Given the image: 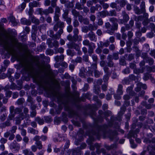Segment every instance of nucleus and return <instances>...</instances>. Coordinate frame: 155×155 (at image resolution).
<instances>
[{"label": "nucleus", "mask_w": 155, "mask_h": 155, "mask_svg": "<svg viewBox=\"0 0 155 155\" xmlns=\"http://www.w3.org/2000/svg\"><path fill=\"white\" fill-rule=\"evenodd\" d=\"M147 149L149 151L150 154L151 155H155L154 154L155 152V145L151 146L149 145L147 147Z\"/></svg>", "instance_id": "f8f14e48"}, {"label": "nucleus", "mask_w": 155, "mask_h": 155, "mask_svg": "<svg viewBox=\"0 0 155 155\" xmlns=\"http://www.w3.org/2000/svg\"><path fill=\"white\" fill-rule=\"evenodd\" d=\"M72 13L73 15L76 18L78 17H79V20H80V18H82V16L81 15H79V12H77L75 9H73L72 10Z\"/></svg>", "instance_id": "f3484780"}, {"label": "nucleus", "mask_w": 155, "mask_h": 155, "mask_svg": "<svg viewBox=\"0 0 155 155\" xmlns=\"http://www.w3.org/2000/svg\"><path fill=\"white\" fill-rule=\"evenodd\" d=\"M107 127L106 126H98L97 127V132L93 133V135H95L98 138L101 136V131L104 133V130Z\"/></svg>", "instance_id": "7ed1b4c3"}, {"label": "nucleus", "mask_w": 155, "mask_h": 155, "mask_svg": "<svg viewBox=\"0 0 155 155\" xmlns=\"http://www.w3.org/2000/svg\"><path fill=\"white\" fill-rule=\"evenodd\" d=\"M24 101V99L23 98H21L18 99L16 102V103L18 105H20L23 103Z\"/></svg>", "instance_id": "3c124183"}, {"label": "nucleus", "mask_w": 155, "mask_h": 155, "mask_svg": "<svg viewBox=\"0 0 155 155\" xmlns=\"http://www.w3.org/2000/svg\"><path fill=\"white\" fill-rule=\"evenodd\" d=\"M87 35L91 41H94L96 40V36L95 34L93 32L91 31Z\"/></svg>", "instance_id": "4468645a"}, {"label": "nucleus", "mask_w": 155, "mask_h": 155, "mask_svg": "<svg viewBox=\"0 0 155 155\" xmlns=\"http://www.w3.org/2000/svg\"><path fill=\"white\" fill-rule=\"evenodd\" d=\"M140 8L141 11L142 12H144L145 11V3L143 2H141L140 5Z\"/></svg>", "instance_id": "8fccbe9b"}, {"label": "nucleus", "mask_w": 155, "mask_h": 155, "mask_svg": "<svg viewBox=\"0 0 155 155\" xmlns=\"http://www.w3.org/2000/svg\"><path fill=\"white\" fill-rule=\"evenodd\" d=\"M28 132L31 134H38V131L31 127H30L28 128Z\"/></svg>", "instance_id": "c756f323"}, {"label": "nucleus", "mask_w": 155, "mask_h": 155, "mask_svg": "<svg viewBox=\"0 0 155 155\" xmlns=\"http://www.w3.org/2000/svg\"><path fill=\"white\" fill-rule=\"evenodd\" d=\"M21 23L23 24L27 25H30L31 24V22L28 20H27L25 18H23L21 19Z\"/></svg>", "instance_id": "a878e982"}, {"label": "nucleus", "mask_w": 155, "mask_h": 155, "mask_svg": "<svg viewBox=\"0 0 155 155\" xmlns=\"http://www.w3.org/2000/svg\"><path fill=\"white\" fill-rule=\"evenodd\" d=\"M46 53L47 55H52L53 54L54 51L52 50L48 49L46 51Z\"/></svg>", "instance_id": "13d9d810"}, {"label": "nucleus", "mask_w": 155, "mask_h": 155, "mask_svg": "<svg viewBox=\"0 0 155 155\" xmlns=\"http://www.w3.org/2000/svg\"><path fill=\"white\" fill-rule=\"evenodd\" d=\"M18 129L21 130V134L22 136H25L26 135L27 133L25 130L23 128L21 129H20V128H19Z\"/></svg>", "instance_id": "5fc2aeb1"}, {"label": "nucleus", "mask_w": 155, "mask_h": 155, "mask_svg": "<svg viewBox=\"0 0 155 155\" xmlns=\"http://www.w3.org/2000/svg\"><path fill=\"white\" fill-rule=\"evenodd\" d=\"M86 72L84 70H81L79 73V76L82 78H85Z\"/></svg>", "instance_id": "72a5a7b5"}, {"label": "nucleus", "mask_w": 155, "mask_h": 155, "mask_svg": "<svg viewBox=\"0 0 155 155\" xmlns=\"http://www.w3.org/2000/svg\"><path fill=\"white\" fill-rule=\"evenodd\" d=\"M36 12H37L38 14H40L41 15H42L43 14L45 15V9L43 10L41 8H38L36 10Z\"/></svg>", "instance_id": "e433bc0d"}, {"label": "nucleus", "mask_w": 155, "mask_h": 155, "mask_svg": "<svg viewBox=\"0 0 155 155\" xmlns=\"http://www.w3.org/2000/svg\"><path fill=\"white\" fill-rule=\"evenodd\" d=\"M55 53H63L64 51V49L62 48H55L54 49Z\"/></svg>", "instance_id": "a18cd8bd"}, {"label": "nucleus", "mask_w": 155, "mask_h": 155, "mask_svg": "<svg viewBox=\"0 0 155 155\" xmlns=\"http://www.w3.org/2000/svg\"><path fill=\"white\" fill-rule=\"evenodd\" d=\"M57 24L60 28H62L64 26V23L63 22L59 21L56 23Z\"/></svg>", "instance_id": "37998d69"}, {"label": "nucleus", "mask_w": 155, "mask_h": 155, "mask_svg": "<svg viewBox=\"0 0 155 155\" xmlns=\"http://www.w3.org/2000/svg\"><path fill=\"white\" fill-rule=\"evenodd\" d=\"M142 85V83L138 82L137 84V87L135 88V91L137 92L140 91L141 89V86Z\"/></svg>", "instance_id": "79ce46f5"}, {"label": "nucleus", "mask_w": 155, "mask_h": 155, "mask_svg": "<svg viewBox=\"0 0 155 155\" xmlns=\"http://www.w3.org/2000/svg\"><path fill=\"white\" fill-rule=\"evenodd\" d=\"M100 47L103 48L104 47H107L110 45V42L108 41H107L105 42H103L102 41L100 42Z\"/></svg>", "instance_id": "4be33fe9"}, {"label": "nucleus", "mask_w": 155, "mask_h": 155, "mask_svg": "<svg viewBox=\"0 0 155 155\" xmlns=\"http://www.w3.org/2000/svg\"><path fill=\"white\" fill-rule=\"evenodd\" d=\"M94 92L96 94H98L100 92L101 90L99 86L95 85L94 87Z\"/></svg>", "instance_id": "393cba45"}, {"label": "nucleus", "mask_w": 155, "mask_h": 155, "mask_svg": "<svg viewBox=\"0 0 155 155\" xmlns=\"http://www.w3.org/2000/svg\"><path fill=\"white\" fill-rule=\"evenodd\" d=\"M144 68H142L140 69H136L135 68L134 69V73L137 74H138L140 73H142L144 71Z\"/></svg>", "instance_id": "b1692460"}, {"label": "nucleus", "mask_w": 155, "mask_h": 155, "mask_svg": "<svg viewBox=\"0 0 155 155\" xmlns=\"http://www.w3.org/2000/svg\"><path fill=\"white\" fill-rule=\"evenodd\" d=\"M104 147L108 150L111 149L115 148L117 147V145L115 144H113L109 146L106 144L104 145Z\"/></svg>", "instance_id": "2f4dec72"}, {"label": "nucleus", "mask_w": 155, "mask_h": 155, "mask_svg": "<svg viewBox=\"0 0 155 155\" xmlns=\"http://www.w3.org/2000/svg\"><path fill=\"white\" fill-rule=\"evenodd\" d=\"M72 155H78L79 152V150L75 149L72 150Z\"/></svg>", "instance_id": "338daca9"}, {"label": "nucleus", "mask_w": 155, "mask_h": 155, "mask_svg": "<svg viewBox=\"0 0 155 155\" xmlns=\"http://www.w3.org/2000/svg\"><path fill=\"white\" fill-rule=\"evenodd\" d=\"M133 87H128L127 89V93L129 94L130 95L133 96L135 95V93L132 91Z\"/></svg>", "instance_id": "6ab92c4d"}, {"label": "nucleus", "mask_w": 155, "mask_h": 155, "mask_svg": "<svg viewBox=\"0 0 155 155\" xmlns=\"http://www.w3.org/2000/svg\"><path fill=\"white\" fill-rule=\"evenodd\" d=\"M92 139H91L87 141V143L90 145V148L91 150H94L95 148L94 146L92 145Z\"/></svg>", "instance_id": "4c0bfd02"}, {"label": "nucleus", "mask_w": 155, "mask_h": 155, "mask_svg": "<svg viewBox=\"0 0 155 155\" xmlns=\"http://www.w3.org/2000/svg\"><path fill=\"white\" fill-rule=\"evenodd\" d=\"M104 0H99V3L102 5L103 8L104 9H106L108 8L109 6V5L107 3H104Z\"/></svg>", "instance_id": "bb28decb"}, {"label": "nucleus", "mask_w": 155, "mask_h": 155, "mask_svg": "<svg viewBox=\"0 0 155 155\" xmlns=\"http://www.w3.org/2000/svg\"><path fill=\"white\" fill-rule=\"evenodd\" d=\"M60 16V15L57 14H54V21L55 22H58L59 21V17Z\"/></svg>", "instance_id": "4d7b16f0"}, {"label": "nucleus", "mask_w": 155, "mask_h": 155, "mask_svg": "<svg viewBox=\"0 0 155 155\" xmlns=\"http://www.w3.org/2000/svg\"><path fill=\"white\" fill-rule=\"evenodd\" d=\"M10 114L8 116V119L12 120L15 116L16 114H19L22 111V109L20 108L17 107L15 108L13 106H11L9 107Z\"/></svg>", "instance_id": "f03ea898"}, {"label": "nucleus", "mask_w": 155, "mask_h": 155, "mask_svg": "<svg viewBox=\"0 0 155 155\" xmlns=\"http://www.w3.org/2000/svg\"><path fill=\"white\" fill-rule=\"evenodd\" d=\"M39 5V3L35 1L33 2L30 3L29 4V6L31 8H32L33 7H37Z\"/></svg>", "instance_id": "a19ab883"}, {"label": "nucleus", "mask_w": 155, "mask_h": 155, "mask_svg": "<svg viewBox=\"0 0 155 155\" xmlns=\"http://www.w3.org/2000/svg\"><path fill=\"white\" fill-rule=\"evenodd\" d=\"M23 153L25 155H29L30 152L33 155H34V154L33 153L32 151H29L28 149H25L23 150L22 151Z\"/></svg>", "instance_id": "49530a36"}, {"label": "nucleus", "mask_w": 155, "mask_h": 155, "mask_svg": "<svg viewBox=\"0 0 155 155\" xmlns=\"http://www.w3.org/2000/svg\"><path fill=\"white\" fill-rule=\"evenodd\" d=\"M82 43L85 46H88L91 44H93V43L92 42L90 43V41L87 39L84 40L83 41Z\"/></svg>", "instance_id": "c9c22d12"}, {"label": "nucleus", "mask_w": 155, "mask_h": 155, "mask_svg": "<svg viewBox=\"0 0 155 155\" xmlns=\"http://www.w3.org/2000/svg\"><path fill=\"white\" fill-rule=\"evenodd\" d=\"M126 110V107L124 106H123L121 107L120 110L118 113V115L117 117V120L120 121L121 120V117L124 114Z\"/></svg>", "instance_id": "423d86ee"}, {"label": "nucleus", "mask_w": 155, "mask_h": 155, "mask_svg": "<svg viewBox=\"0 0 155 155\" xmlns=\"http://www.w3.org/2000/svg\"><path fill=\"white\" fill-rule=\"evenodd\" d=\"M82 58L80 57H77L75 60H73V62H75L77 63H81L82 62Z\"/></svg>", "instance_id": "09e8293b"}, {"label": "nucleus", "mask_w": 155, "mask_h": 155, "mask_svg": "<svg viewBox=\"0 0 155 155\" xmlns=\"http://www.w3.org/2000/svg\"><path fill=\"white\" fill-rule=\"evenodd\" d=\"M60 9L59 7L58 6H56L55 7V14H56L60 15Z\"/></svg>", "instance_id": "052dcab7"}, {"label": "nucleus", "mask_w": 155, "mask_h": 155, "mask_svg": "<svg viewBox=\"0 0 155 155\" xmlns=\"http://www.w3.org/2000/svg\"><path fill=\"white\" fill-rule=\"evenodd\" d=\"M98 112L102 117H106L110 115L111 114V112L110 111H107L103 113L102 110H99Z\"/></svg>", "instance_id": "1a4fd4ad"}, {"label": "nucleus", "mask_w": 155, "mask_h": 155, "mask_svg": "<svg viewBox=\"0 0 155 155\" xmlns=\"http://www.w3.org/2000/svg\"><path fill=\"white\" fill-rule=\"evenodd\" d=\"M17 129V127L15 126H12L10 130L12 134L15 133Z\"/></svg>", "instance_id": "bf43d9fd"}, {"label": "nucleus", "mask_w": 155, "mask_h": 155, "mask_svg": "<svg viewBox=\"0 0 155 155\" xmlns=\"http://www.w3.org/2000/svg\"><path fill=\"white\" fill-rule=\"evenodd\" d=\"M35 120L40 125L43 124L44 123V120L38 117H37L35 118Z\"/></svg>", "instance_id": "58836bf2"}, {"label": "nucleus", "mask_w": 155, "mask_h": 155, "mask_svg": "<svg viewBox=\"0 0 155 155\" xmlns=\"http://www.w3.org/2000/svg\"><path fill=\"white\" fill-rule=\"evenodd\" d=\"M68 47L69 48H74L76 51L79 49V48H80L79 45L73 42L69 43L68 44Z\"/></svg>", "instance_id": "6e6552de"}, {"label": "nucleus", "mask_w": 155, "mask_h": 155, "mask_svg": "<svg viewBox=\"0 0 155 155\" xmlns=\"http://www.w3.org/2000/svg\"><path fill=\"white\" fill-rule=\"evenodd\" d=\"M14 25H16L18 23V21L15 19L14 17L12 15H11L9 16L8 19Z\"/></svg>", "instance_id": "ddd939ff"}, {"label": "nucleus", "mask_w": 155, "mask_h": 155, "mask_svg": "<svg viewBox=\"0 0 155 155\" xmlns=\"http://www.w3.org/2000/svg\"><path fill=\"white\" fill-rule=\"evenodd\" d=\"M20 148L19 146H18V144L17 143L15 140H14L10 145V148L12 149H15V150L17 152L19 151Z\"/></svg>", "instance_id": "0eeeda50"}, {"label": "nucleus", "mask_w": 155, "mask_h": 155, "mask_svg": "<svg viewBox=\"0 0 155 155\" xmlns=\"http://www.w3.org/2000/svg\"><path fill=\"white\" fill-rule=\"evenodd\" d=\"M23 115V113H21L19 115L20 117L21 116V117H20V118L18 117H16V121L17 122L16 123L17 124H20L21 122V121L24 118L22 117Z\"/></svg>", "instance_id": "ea45409f"}, {"label": "nucleus", "mask_w": 155, "mask_h": 155, "mask_svg": "<svg viewBox=\"0 0 155 155\" xmlns=\"http://www.w3.org/2000/svg\"><path fill=\"white\" fill-rule=\"evenodd\" d=\"M95 46L94 44H91L88 46V53L90 55L91 54L94 52V49L95 48Z\"/></svg>", "instance_id": "a211bd4d"}, {"label": "nucleus", "mask_w": 155, "mask_h": 155, "mask_svg": "<svg viewBox=\"0 0 155 155\" xmlns=\"http://www.w3.org/2000/svg\"><path fill=\"white\" fill-rule=\"evenodd\" d=\"M123 86L122 85L120 84L118 86V87L117 90V92L119 95H122L123 94L122 91Z\"/></svg>", "instance_id": "cd10ccee"}, {"label": "nucleus", "mask_w": 155, "mask_h": 155, "mask_svg": "<svg viewBox=\"0 0 155 155\" xmlns=\"http://www.w3.org/2000/svg\"><path fill=\"white\" fill-rule=\"evenodd\" d=\"M122 15L123 16V20L124 22H127L129 19V16L126 13V12L124 11L122 12Z\"/></svg>", "instance_id": "dca6fc26"}, {"label": "nucleus", "mask_w": 155, "mask_h": 155, "mask_svg": "<svg viewBox=\"0 0 155 155\" xmlns=\"http://www.w3.org/2000/svg\"><path fill=\"white\" fill-rule=\"evenodd\" d=\"M143 142L147 144H149L148 146L150 145L151 146H155L154 143H155V137L153 138L152 139H150L147 138H144L143 140Z\"/></svg>", "instance_id": "20e7f679"}, {"label": "nucleus", "mask_w": 155, "mask_h": 155, "mask_svg": "<svg viewBox=\"0 0 155 155\" xmlns=\"http://www.w3.org/2000/svg\"><path fill=\"white\" fill-rule=\"evenodd\" d=\"M145 61L146 62L148 63L150 65L153 64L154 62L153 59L152 58L149 57L147 58V59H146V60Z\"/></svg>", "instance_id": "7c9ffc66"}, {"label": "nucleus", "mask_w": 155, "mask_h": 155, "mask_svg": "<svg viewBox=\"0 0 155 155\" xmlns=\"http://www.w3.org/2000/svg\"><path fill=\"white\" fill-rule=\"evenodd\" d=\"M120 6L123 7L125 6L126 4V1L125 0H121L119 2Z\"/></svg>", "instance_id": "0e129e2a"}, {"label": "nucleus", "mask_w": 155, "mask_h": 155, "mask_svg": "<svg viewBox=\"0 0 155 155\" xmlns=\"http://www.w3.org/2000/svg\"><path fill=\"white\" fill-rule=\"evenodd\" d=\"M112 57L113 59L117 60L119 59L118 54L117 53H114L113 54Z\"/></svg>", "instance_id": "864d4df0"}, {"label": "nucleus", "mask_w": 155, "mask_h": 155, "mask_svg": "<svg viewBox=\"0 0 155 155\" xmlns=\"http://www.w3.org/2000/svg\"><path fill=\"white\" fill-rule=\"evenodd\" d=\"M100 15L101 16L104 17L106 16H108V12L107 11H105L101 12H100Z\"/></svg>", "instance_id": "e2e57ef3"}, {"label": "nucleus", "mask_w": 155, "mask_h": 155, "mask_svg": "<svg viewBox=\"0 0 155 155\" xmlns=\"http://www.w3.org/2000/svg\"><path fill=\"white\" fill-rule=\"evenodd\" d=\"M35 144L36 145V146L38 149L39 150L42 149L43 148V145L41 141L36 142Z\"/></svg>", "instance_id": "f704fd0d"}, {"label": "nucleus", "mask_w": 155, "mask_h": 155, "mask_svg": "<svg viewBox=\"0 0 155 155\" xmlns=\"http://www.w3.org/2000/svg\"><path fill=\"white\" fill-rule=\"evenodd\" d=\"M94 76L96 78L99 77L101 75V73L96 70H94Z\"/></svg>", "instance_id": "680f3d73"}, {"label": "nucleus", "mask_w": 155, "mask_h": 155, "mask_svg": "<svg viewBox=\"0 0 155 155\" xmlns=\"http://www.w3.org/2000/svg\"><path fill=\"white\" fill-rule=\"evenodd\" d=\"M31 68L32 70L31 71L32 76L36 82L43 87H45L47 85L49 84V82L48 81L45 80L44 77L41 76L38 72L36 71L35 73H34L33 71V68L32 67Z\"/></svg>", "instance_id": "f257e3e1"}, {"label": "nucleus", "mask_w": 155, "mask_h": 155, "mask_svg": "<svg viewBox=\"0 0 155 155\" xmlns=\"http://www.w3.org/2000/svg\"><path fill=\"white\" fill-rule=\"evenodd\" d=\"M82 40V38L81 35H73V41H81Z\"/></svg>", "instance_id": "5701e85b"}, {"label": "nucleus", "mask_w": 155, "mask_h": 155, "mask_svg": "<svg viewBox=\"0 0 155 155\" xmlns=\"http://www.w3.org/2000/svg\"><path fill=\"white\" fill-rule=\"evenodd\" d=\"M65 109L66 110L68 111V113L71 116H73L77 114L76 112L71 109L69 106H66Z\"/></svg>", "instance_id": "9b49d317"}, {"label": "nucleus", "mask_w": 155, "mask_h": 155, "mask_svg": "<svg viewBox=\"0 0 155 155\" xmlns=\"http://www.w3.org/2000/svg\"><path fill=\"white\" fill-rule=\"evenodd\" d=\"M95 147L97 149V152L98 154H100L101 152L103 154H105L106 153V150L103 148L101 149L100 150L99 149L101 147V145L98 144L96 143L95 144Z\"/></svg>", "instance_id": "9d476101"}, {"label": "nucleus", "mask_w": 155, "mask_h": 155, "mask_svg": "<svg viewBox=\"0 0 155 155\" xmlns=\"http://www.w3.org/2000/svg\"><path fill=\"white\" fill-rule=\"evenodd\" d=\"M64 13L63 14L62 18L64 19L68 17V11L67 10H65L64 11Z\"/></svg>", "instance_id": "de8ad7c7"}, {"label": "nucleus", "mask_w": 155, "mask_h": 155, "mask_svg": "<svg viewBox=\"0 0 155 155\" xmlns=\"http://www.w3.org/2000/svg\"><path fill=\"white\" fill-rule=\"evenodd\" d=\"M73 25L74 27H78L79 25V23L76 19V18L74 19V21L73 22Z\"/></svg>", "instance_id": "6e6d98bb"}, {"label": "nucleus", "mask_w": 155, "mask_h": 155, "mask_svg": "<svg viewBox=\"0 0 155 155\" xmlns=\"http://www.w3.org/2000/svg\"><path fill=\"white\" fill-rule=\"evenodd\" d=\"M64 59V56L62 54L60 56H57L55 57V59L57 62L63 61Z\"/></svg>", "instance_id": "412c9836"}, {"label": "nucleus", "mask_w": 155, "mask_h": 155, "mask_svg": "<svg viewBox=\"0 0 155 155\" xmlns=\"http://www.w3.org/2000/svg\"><path fill=\"white\" fill-rule=\"evenodd\" d=\"M109 16H116L117 15L116 12L114 10H112L108 12Z\"/></svg>", "instance_id": "c03bdc74"}, {"label": "nucleus", "mask_w": 155, "mask_h": 155, "mask_svg": "<svg viewBox=\"0 0 155 155\" xmlns=\"http://www.w3.org/2000/svg\"><path fill=\"white\" fill-rule=\"evenodd\" d=\"M109 78V74H107L103 78V79L104 82L107 81Z\"/></svg>", "instance_id": "69168bd1"}, {"label": "nucleus", "mask_w": 155, "mask_h": 155, "mask_svg": "<svg viewBox=\"0 0 155 155\" xmlns=\"http://www.w3.org/2000/svg\"><path fill=\"white\" fill-rule=\"evenodd\" d=\"M120 64L122 65H124L126 64V61L124 58H122L120 59Z\"/></svg>", "instance_id": "774afa93"}, {"label": "nucleus", "mask_w": 155, "mask_h": 155, "mask_svg": "<svg viewBox=\"0 0 155 155\" xmlns=\"http://www.w3.org/2000/svg\"><path fill=\"white\" fill-rule=\"evenodd\" d=\"M45 12L46 15L52 13L54 12V9L51 7H49L48 9H45Z\"/></svg>", "instance_id": "c85d7f7f"}, {"label": "nucleus", "mask_w": 155, "mask_h": 155, "mask_svg": "<svg viewBox=\"0 0 155 155\" xmlns=\"http://www.w3.org/2000/svg\"><path fill=\"white\" fill-rule=\"evenodd\" d=\"M130 98V96L128 94L124 95L123 96V99L125 101L124 103L127 106L129 105L130 104V101H128Z\"/></svg>", "instance_id": "2eb2a0df"}, {"label": "nucleus", "mask_w": 155, "mask_h": 155, "mask_svg": "<svg viewBox=\"0 0 155 155\" xmlns=\"http://www.w3.org/2000/svg\"><path fill=\"white\" fill-rule=\"evenodd\" d=\"M109 21L112 22L113 24V25L112 27V29L113 30H117L118 28L117 19L114 18H112L109 19Z\"/></svg>", "instance_id": "39448f33"}, {"label": "nucleus", "mask_w": 155, "mask_h": 155, "mask_svg": "<svg viewBox=\"0 0 155 155\" xmlns=\"http://www.w3.org/2000/svg\"><path fill=\"white\" fill-rule=\"evenodd\" d=\"M82 5L79 2H77L76 3L75 5L76 8L78 9L79 10H81L82 9L81 5Z\"/></svg>", "instance_id": "603ef678"}, {"label": "nucleus", "mask_w": 155, "mask_h": 155, "mask_svg": "<svg viewBox=\"0 0 155 155\" xmlns=\"http://www.w3.org/2000/svg\"><path fill=\"white\" fill-rule=\"evenodd\" d=\"M146 67H147V71L149 72H155V66H153L152 67L148 66Z\"/></svg>", "instance_id": "473e14b6"}, {"label": "nucleus", "mask_w": 155, "mask_h": 155, "mask_svg": "<svg viewBox=\"0 0 155 155\" xmlns=\"http://www.w3.org/2000/svg\"><path fill=\"white\" fill-rule=\"evenodd\" d=\"M29 18L33 23L37 25H38L39 24L40 21L39 20L34 16H30Z\"/></svg>", "instance_id": "aec40b11"}]
</instances>
